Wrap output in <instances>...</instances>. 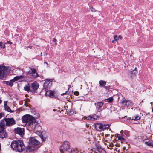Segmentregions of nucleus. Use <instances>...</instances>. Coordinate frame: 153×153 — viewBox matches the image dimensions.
Masks as SVG:
<instances>
[{"label":"nucleus","instance_id":"obj_1","mask_svg":"<svg viewBox=\"0 0 153 153\" xmlns=\"http://www.w3.org/2000/svg\"><path fill=\"white\" fill-rule=\"evenodd\" d=\"M11 148L16 152H21L25 149L23 141L22 140L13 141L11 143Z\"/></svg>","mask_w":153,"mask_h":153},{"label":"nucleus","instance_id":"obj_2","mask_svg":"<svg viewBox=\"0 0 153 153\" xmlns=\"http://www.w3.org/2000/svg\"><path fill=\"white\" fill-rule=\"evenodd\" d=\"M16 123L14 119L13 118H4L1 121L0 125L1 127L6 128V126L11 127Z\"/></svg>","mask_w":153,"mask_h":153},{"label":"nucleus","instance_id":"obj_3","mask_svg":"<svg viewBox=\"0 0 153 153\" xmlns=\"http://www.w3.org/2000/svg\"><path fill=\"white\" fill-rule=\"evenodd\" d=\"M110 127V125L108 124H102L98 123L95 124V127L96 130L100 131H102L107 130Z\"/></svg>","mask_w":153,"mask_h":153},{"label":"nucleus","instance_id":"obj_4","mask_svg":"<svg viewBox=\"0 0 153 153\" xmlns=\"http://www.w3.org/2000/svg\"><path fill=\"white\" fill-rule=\"evenodd\" d=\"M35 118L31 115L26 114L22 117V121L23 123H26L27 125H30L32 122H35Z\"/></svg>","mask_w":153,"mask_h":153},{"label":"nucleus","instance_id":"obj_5","mask_svg":"<svg viewBox=\"0 0 153 153\" xmlns=\"http://www.w3.org/2000/svg\"><path fill=\"white\" fill-rule=\"evenodd\" d=\"M8 67L5 66H0V79L4 80L7 77L6 72L8 70Z\"/></svg>","mask_w":153,"mask_h":153},{"label":"nucleus","instance_id":"obj_6","mask_svg":"<svg viewBox=\"0 0 153 153\" xmlns=\"http://www.w3.org/2000/svg\"><path fill=\"white\" fill-rule=\"evenodd\" d=\"M70 147V143L68 141H65L63 144L60 146L59 150L61 153H63L65 151H67L69 149Z\"/></svg>","mask_w":153,"mask_h":153},{"label":"nucleus","instance_id":"obj_7","mask_svg":"<svg viewBox=\"0 0 153 153\" xmlns=\"http://www.w3.org/2000/svg\"><path fill=\"white\" fill-rule=\"evenodd\" d=\"M28 126L30 128H31L32 131L34 130L35 131L37 129H40L41 128L40 126L38 125V122L36 121L35 119V122H32Z\"/></svg>","mask_w":153,"mask_h":153},{"label":"nucleus","instance_id":"obj_8","mask_svg":"<svg viewBox=\"0 0 153 153\" xmlns=\"http://www.w3.org/2000/svg\"><path fill=\"white\" fill-rule=\"evenodd\" d=\"M29 68L30 70L26 72L27 74H32L33 77L34 78H36L39 76L35 69L32 68L30 67H29Z\"/></svg>","mask_w":153,"mask_h":153},{"label":"nucleus","instance_id":"obj_9","mask_svg":"<svg viewBox=\"0 0 153 153\" xmlns=\"http://www.w3.org/2000/svg\"><path fill=\"white\" fill-rule=\"evenodd\" d=\"M14 131L16 134H18L22 137L24 134L25 130L24 128L18 127L14 129Z\"/></svg>","mask_w":153,"mask_h":153},{"label":"nucleus","instance_id":"obj_10","mask_svg":"<svg viewBox=\"0 0 153 153\" xmlns=\"http://www.w3.org/2000/svg\"><path fill=\"white\" fill-rule=\"evenodd\" d=\"M30 144H32L34 145H37L39 144L40 142L34 137H31L29 139Z\"/></svg>","mask_w":153,"mask_h":153},{"label":"nucleus","instance_id":"obj_11","mask_svg":"<svg viewBox=\"0 0 153 153\" xmlns=\"http://www.w3.org/2000/svg\"><path fill=\"white\" fill-rule=\"evenodd\" d=\"M30 87L32 91H35L38 89L39 87V84L36 82H35L30 84Z\"/></svg>","mask_w":153,"mask_h":153},{"label":"nucleus","instance_id":"obj_12","mask_svg":"<svg viewBox=\"0 0 153 153\" xmlns=\"http://www.w3.org/2000/svg\"><path fill=\"white\" fill-rule=\"evenodd\" d=\"M103 104V103L102 102L95 103L94 105L97 110L99 111H102L101 108L102 107Z\"/></svg>","mask_w":153,"mask_h":153},{"label":"nucleus","instance_id":"obj_13","mask_svg":"<svg viewBox=\"0 0 153 153\" xmlns=\"http://www.w3.org/2000/svg\"><path fill=\"white\" fill-rule=\"evenodd\" d=\"M25 78V76L23 75L18 76L15 77L12 80L13 82L18 80H19V82H20L22 81V79Z\"/></svg>","mask_w":153,"mask_h":153},{"label":"nucleus","instance_id":"obj_14","mask_svg":"<svg viewBox=\"0 0 153 153\" xmlns=\"http://www.w3.org/2000/svg\"><path fill=\"white\" fill-rule=\"evenodd\" d=\"M98 117V116H97L95 114H93L89 115L87 117L86 119L87 120L94 121L96 120Z\"/></svg>","mask_w":153,"mask_h":153},{"label":"nucleus","instance_id":"obj_15","mask_svg":"<svg viewBox=\"0 0 153 153\" xmlns=\"http://www.w3.org/2000/svg\"><path fill=\"white\" fill-rule=\"evenodd\" d=\"M36 147L34 146H28L26 149V151L27 152H30L36 149Z\"/></svg>","mask_w":153,"mask_h":153},{"label":"nucleus","instance_id":"obj_16","mask_svg":"<svg viewBox=\"0 0 153 153\" xmlns=\"http://www.w3.org/2000/svg\"><path fill=\"white\" fill-rule=\"evenodd\" d=\"M36 131V133L38 134L42 140L43 141H44L45 140V138H44L43 137V136L42 134V132L38 130V129L35 131Z\"/></svg>","mask_w":153,"mask_h":153},{"label":"nucleus","instance_id":"obj_17","mask_svg":"<svg viewBox=\"0 0 153 153\" xmlns=\"http://www.w3.org/2000/svg\"><path fill=\"white\" fill-rule=\"evenodd\" d=\"M117 137L118 138V140L120 141L121 143L125 142L126 141V139L123 138L121 135L117 134Z\"/></svg>","mask_w":153,"mask_h":153},{"label":"nucleus","instance_id":"obj_18","mask_svg":"<svg viewBox=\"0 0 153 153\" xmlns=\"http://www.w3.org/2000/svg\"><path fill=\"white\" fill-rule=\"evenodd\" d=\"M99 86L101 87H105L106 84V82L105 81L100 80L99 82Z\"/></svg>","mask_w":153,"mask_h":153},{"label":"nucleus","instance_id":"obj_19","mask_svg":"<svg viewBox=\"0 0 153 153\" xmlns=\"http://www.w3.org/2000/svg\"><path fill=\"white\" fill-rule=\"evenodd\" d=\"M140 118L141 117H140L138 115H137L133 116L132 119L130 117L129 118V119L130 120L137 121L140 119Z\"/></svg>","mask_w":153,"mask_h":153},{"label":"nucleus","instance_id":"obj_20","mask_svg":"<svg viewBox=\"0 0 153 153\" xmlns=\"http://www.w3.org/2000/svg\"><path fill=\"white\" fill-rule=\"evenodd\" d=\"M3 82L4 83H5L7 85L11 87L13 85V83L12 79L10 80V81H4Z\"/></svg>","mask_w":153,"mask_h":153},{"label":"nucleus","instance_id":"obj_21","mask_svg":"<svg viewBox=\"0 0 153 153\" xmlns=\"http://www.w3.org/2000/svg\"><path fill=\"white\" fill-rule=\"evenodd\" d=\"M31 89L30 85H29V84H28L27 85L25 86L24 87V90L28 92L31 91Z\"/></svg>","mask_w":153,"mask_h":153},{"label":"nucleus","instance_id":"obj_22","mask_svg":"<svg viewBox=\"0 0 153 153\" xmlns=\"http://www.w3.org/2000/svg\"><path fill=\"white\" fill-rule=\"evenodd\" d=\"M46 94H47L50 97H52L53 96L54 92L52 91H49L46 92Z\"/></svg>","mask_w":153,"mask_h":153},{"label":"nucleus","instance_id":"obj_23","mask_svg":"<svg viewBox=\"0 0 153 153\" xmlns=\"http://www.w3.org/2000/svg\"><path fill=\"white\" fill-rule=\"evenodd\" d=\"M4 108L5 111H7L11 113L14 112V111H12L10 107L8 106H6V107H4Z\"/></svg>","mask_w":153,"mask_h":153},{"label":"nucleus","instance_id":"obj_24","mask_svg":"<svg viewBox=\"0 0 153 153\" xmlns=\"http://www.w3.org/2000/svg\"><path fill=\"white\" fill-rule=\"evenodd\" d=\"M50 83V82L49 80H47L45 81L44 83V87L45 88H48V86Z\"/></svg>","mask_w":153,"mask_h":153},{"label":"nucleus","instance_id":"obj_25","mask_svg":"<svg viewBox=\"0 0 153 153\" xmlns=\"http://www.w3.org/2000/svg\"><path fill=\"white\" fill-rule=\"evenodd\" d=\"M97 151L100 153H101L102 152H104L105 153V151L104 150H103L101 147H97Z\"/></svg>","mask_w":153,"mask_h":153},{"label":"nucleus","instance_id":"obj_26","mask_svg":"<svg viewBox=\"0 0 153 153\" xmlns=\"http://www.w3.org/2000/svg\"><path fill=\"white\" fill-rule=\"evenodd\" d=\"M127 100H126L125 98L123 99L121 103L123 105L126 106Z\"/></svg>","mask_w":153,"mask_h":153},{"label":"nucleus","instance_id":"obj_27","mask_svg":"<svg viewBox=\"0 0 153 153\" xmlns=\"http://www.w3.org/2000/svg\"><path fill=\"white\" fill-rule=\"evenodd\" d=\"M74 112L73 110H68L67 112V114L69 115H71L73 114Z\"/></svg>","mask_w":153,"mask_h":153},{"label":"nucleus","instance_id":"obj_28","mask_svg":"<svg viewBox=\"0 0 153 153\" xmlns=\"http://www.w3.org/2000/svg\"><path fill=\"white\" fill-rule=\"evenodd\" d=\"M153 141H149L147 142H145V143L147 145L149 146H152Z\"/></svg>","mask_w":153,"mask_h":153},{"label":"nucleus","instance_id":"obj_29","mask_svg":"<svg viewBox=\"0 0 153 153\" xmlns=\"http://www.w3.org/2000/svg\"><path fill=\"white\" fill-rule=\"evenodd\" d=\"M78 150L72 148L70 153H78Z\"/></svg>","mask_w":153,"mask_h":153},{"label":"nucleus","instance_id":"obj_30","mask_svg":"<svg viewBox=\"0 0 153 153\" xmlns=\"http://www.w3.org/2000/svg\"><path fill=\"white\" fill-rule=\"evenodd\" d=\"M0 48H5V46L4 44H3L2 42H0Z\"/></svg>","mask_w":153,"mask_h":153},{"label":"nucleus","instance_id":"obj_31","mask_svg":"<svg viewBox=\"0 0 153 153\" xmlns=\"http://www.w3.org/2000/svg\"><path fill=\"white\" fill-rule=\"evenodd\" d=\"M106 100H107L108 102L111 103L113 101V99L112 97H111Z\"/></svg>","mask_w":153,"mask_h":153},{"label":"nucleus","instance_id":"obj_32","mask_svg":"<svg viewBox=\"0 0 153 153\" xmlns=\"http://www.w3.org/2000/svg\"><path fill=\"white\" fill-rule=\"evenodd\" d=\"M137 73V71H136L135 70H133L132 71H131V74L134 76H135Z\"/></svg>","mask_w":153,"mask_h":153},{"label":"nucleus","instance_id":"obj_33","mask_svg":"<svg viewBox=\"0 0 153 153\" xmlns=\"http://www.w3.org/2000/svg\"><path fill=\"white\" fill-rule=\"evenodd\" d=\"M132 105V102L129 100H128L126 103V105L128 106L129 105Z\"/></svg>","mask_w":153,"mask_h":153},{"label":"nucleus","instance_id":"obj_34","mask_svg":"<svg viewBox=\"0 0 153 153\" xmlns=\"http://www.w3.org/2000/svg\"><path fill=\"white\" fill-rule=\"evenodd\" d=\"M124 133L126 136H129L130 135V132L127 130H125L124 131Z\"/></svg>","mask_w":153,"mask_h":153},{"label":"nucleus","instance_id":"obj_35","mask_svg":"<svg viewBox=\"0 0 153 153\" xmlns=\"http://www.w3.org/2000/svg\"><path fill=\"white\" fill-rule=\"evenodd\" d=\"M113 146V144L109 143V145L107 146V148L108 149H112V147Z\"/></svg>","mask_w":153,"mask_h":153},{"label":"nucleus","instance_id":"obj_36","mask_svg":"<svg viewBox=\"0 0 153 153\" xmlns=\"http://www.w3.org/2000/svg\"><path fill=\"white\" fill-rule=\"evenodd\" d=\"M89 9L91 10V11L92 12H96V10L92 7H90Z\"/></svg>","mask_w":153,"mask_h":153},{"label":"nucleus","instance_id":"obj_37","mask_svg":"<svg viewBox=\"0 0 153 153\" xmlns=\"http://www.w3.org/2000/svg\"><path fill=\"white\" fill-rule=\"evenodd\" d=\"M114 38L115 41H117L118 40V39L117 38V35H115L114 36Z\"/></svg>","mask_w":153,"mask_h":153},{"label":"nucleus","instance_id":"obj_38","mask_svg":"<svg viewBox=\"0 0 153 153\" xmlns=\"http://www.w3.org/2000/svg\"><path fill=\"white\" fill-rule=\"evenodd\" d=\"M74 94L76 96H78L79 94V93L77 91H75L74 92Z\"/></svg>","mask_w":153,"mask_h":153},{"label":"nucleus","instance_id":"obj_39","mask_svg":"<svg viewBox=\"0 0 153 153\" xmlns=\"http://www.w3.org/2000/svg\"><path fill=\"white\" fill-rule=\"evenodd\" d=\"M4 116V114L2 113H0V119Z\"/></svg>","mask_w":153,"mask_h":153},{"label":"nucleus","instance_id":"obj_40","mask_svg":"<svg viewBox=\"0 0 153 153\" xmlns=\"http://www.w3.org/2000/svg\"><path fill=\"white\" fill-rule=\"evenodd\" d=\"M56 39L55 38H53V41L54 42H55V45H56L57 44V43H56Z\"/></svg>","mask_w":153,"mask_h":153},{"label":"nucleus","instance_id":"obj_41","mask_svg":"<svg viewBox=\"0 0 153 153\" xmlns=\"http://www.w3.org/2000/svg\"><path fill=\"white\" fill-rule=\"evenodd\" d=\"M7 101H4V107H6V106H7Z\"/></svg>","mask_w":153,"mask_h":153},{"label":"nucleus","instance_id":"obj_42","mask_svg":"<svg viewBox=\"0 0 153 153\" xmlns=\"http://www.w3.org/2000/svg\"><path fill=\"white\" fill-rule=\"evenodd\" d=\"M7 43L8 44H12V42H11L10 41H7Z\"/></svg>","mask_w":153,"mask_h":153},{"label":"nucleus","instance_id":"obj_43","mask_svg":"<svg viewBox=\"0 0 153 153\" xmlns=\"http://www.w3.org/2000/svg\"><path fill=\"white\" fill-rule=\"evenodd\" d=\"M67 92H68V91H66L65 92V93L61 94V95L62 96V95H63L65 94H67Z\"/></svg>","mask_w":153,"mask_h":153},{"label":"nucleus","instance_id":"obj_44","mask_svg":"<svg viewBox=\"0 0 153 153\" xmlns=\"http://www.w3.org/2000/svg\"><path fill=\"white\" fill-rule=\"evenodd\" d=\"M118 38L120 39H122L123 38L122 36L121 35H119Z\"/></svg>","mask_w":153,"mask_h":153},{"label":"nucleus","instance_id":"obj_45","mask_svg":"<svg viewBox=\"0 0 153 153\" xmlns=\"http://www.w3.org/2000/svg\"><path fill=\"white\" fill-rule=\"evenodd\" d=\"M27 47L30 49H31L32 48V46H27Z\"/></svg>","mask_w":153,"mask_h":153},{"label":"nucleus","instance_id":"obj_46","mask_svg":"<svg viewBox=\"0 0 153 153\" xmlns=\"http://www.w3.org/2000/svg\"><path fill=\"white\" fill-rule=\"evenodd\" d=\"M44 63L46 64L47 66H48V63H47V62H44Z\"/></svg>","mask_w":153,"mask_h":153},{"label":"nucleus","instance_id":"obj_47","mask_svg":"<svg viewBox=\"0 0 153 153\" xmlns=\"http://www.w3.org/2000/svg\"><path fill=\"white\" fill-rule=\"evenodd\" d=\"M105 89H107L108 88V86H105V87H104Z\"/></svg>","mask_w":153,"mask_h":153},{"label":"nucleus","instance_id":"obj_48","mask_svg":"<svg viewBox=\"0 0 153 153\" xmlns=\"http://www.w3.org/2000/svg\"><path fill=\"white\" fill-rule=\"evenodd\" d=\"M133 70H135L136 71H137V68L135 67L134 69Z\"/></svg>","mask_w":153,"mask_h":153},{"label":"nucleus","instance_id":"obj_49","mask_svg":"<svg viewBox=\"0 0 153 153\" xmlns=\"http://www.w3.org/2000/svg\"><path fill=\"white\" fill-rule=\"evenodd\" d=\"M26 100H27V101H29V99H27Z\"/></svg>","mask_w":153,"mask_h":153},{"label":"nucleus","instance_id":"obj_50","mask_svg":"<svg viewBox=\"0 0 153 153\" xmlns=\"http://www.w3.org/2000/svg\"><path fill=\"white\" fill-rule=\"evenodd\" d=\"M2 100H1L0 99V104L1 103V102H2Z\"/></svg>","mask_w":153,"mask_h":153},{"label":"nucleus","instance_id":"obj_51","mask_svg":"<svg viewBox=\"0 0 153 153\" xmlns=\"http://www.w3.org/2000/svg\"><path fill=\"white\" fill-rule=\"evenodd\" d=\"M25 105L26 106H28V105L27 104H25Z\"/></svg>","mask_w":153,"mask_h":153},{"label":"nucleus","instance_id":"obj_52","mask_svg":"<svg viewBox=\"0 0 153 153\" xmlns=\"http://www.w3.org/2000/svg\"><path fill=\"white\" fill-rule=\"evenodd\" d=\"M42 52H41V56H42Z\"/></svg>","mask_w":153,"mask_h":153},{"label":"nucleus","instance_id":"obj_53","mask_svg":"<svg viewBox=\"0 0 153 153\" xmlns=\"http://www.w3.org/2000/svg\"><path fill=\"white\" fill-rule=\"evenodd\" d=\"M152 147H153V141L152 143Z\"/></svg>","mask_w":153,"mask_h":153},{"label":"nucleus","instance_id":"obj_54","mask_svg":"<svg viewBox=\"0 0 153 153\" xmlns=\"http://www.w3.org/2000/svg\"><path fill=\"white\" fill-rule=\"evenodd\" d=\"M112 42H114V41H112Z\"/></svg>","mask_w":153,"mask_h":153}]
</instances>
